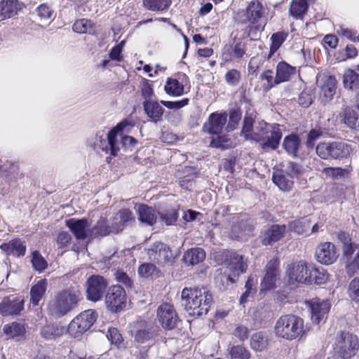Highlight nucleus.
Returning a JSON list of instances; mask_svg holds the SVG:
<instances>
[{
    "label": "nucleus",
    "instance_id": "nucleus-34",
    "mask_svg": "<svg viewBox=\"0 0 359 359\" xmlns=\"http://www.w3.org/2000/svg\"><path fill=\"white\" fill-rule=\"evenodd\" d=\"M205 258V252L201 248H192L187 250L184 257V262L187 265H196L203 262Z\"/></svg>",
    "mask_w": 359,
    "mask_h": 359
},
{
    "label": "nucleus",
    "instance_id": "nucleus-56",
    "mask_svg": "<svg viewBox=\"0 0 359 359\" xmlns=\"http://www.w3.org/2000/svg\"><path fill=\"white\" fill-rule=\"evenodd\" d=\"M114 276L116 281L123 284L127 289L133 287V281L126 273L118 271L115 273Z\"/></svg>",
    "mask_w": 359,
    "mask_h": 359
},
{
    "label": "nucleus",
    "instance_id": "nucleus-9",
    "mask_svg": "<svg viewBox=\"0 0 359 359\" xmlns=\"http://www.w3.org/2000/svg\"><path fill=\"white\" fill-rule=\"evenodd\" d=\"M97 313L91 309L86 310L79 314L69 323L68 332L72 337L77 338L88 331L96 321Z\"/></svg>",
    "mask_w": 359,
    "mask_h": 359
},
{
    "label": "nucleus",
    "instance_id": "nucleus-11",
    "mask_svg": "<svg viewBox=\"0 0 359 359\" xmlns=\"http://www.w3.org/2000/svg\"><path fill=\"white\" fill-rule=\"evenodd\" d=\"M150 260L158 264L172 265L175 259L170 248L165 243L156 242L148 249L147 252Z\"/></svg>",
    "mask_w": 359,
    "mask_h": 359
},
{
    "label": "nucleus",
    "instance_id": "nucleus-61",
    "mask_svg": "<svg viewBox=\"0 0 359 359\" xmlns=\"http://www.w3.org/2000/svg\"><path fill=\"white\" fill-rule=\"evenodd\" d=\"M36 11L41 20L50 18L53 12L51 8L45 4L38 6Z\"/></svg>",
    "mask_w": 359,
    "mask_h": 359
},
{
    "label": "nucleus",
    "instance_id": "nucleus-46",
    "mask_svg": "<svg viewBox=\"0 0 359 359\" xmlns=\"http://www.w3.org/2000/svg\"><path fill=\"white\" fill-rule=\"evenodd\" d=\"M230 359H250L251 354L243 346H233L229 350Z\"/></svg>",
    "mask_w": 359,
    "mask_h": 359
},
{
    "label": "nucleus",
    "instance_id": "nucleus-29",
    "mask_svg": "<svg viewBox=\"0 0 359 359\" xmlns=\"http://www.w3.org/2000/svg\"><path fill=\"white\" fill-rule=\"evenodd\" d=\"M296 68L289 65L285 62H280L276 67L275 83H280L288 81L290 76L295 74Z\"/></svg>",
    "mask_w": 359,
    "mask_h": 359
},
{
    "label": "nucleus",
    "instance_id": "nucleus-12",
    "mask_svg": "<svg viewBox=\"0 0 359 359\" xmlns=\"http://www.w3.org/2000/svg\"><path fill=\"white\" fill-rule=\"evenodd\" d=\"M126 295L124 289L120 285H113L109 288L105 295V304L111 312H118L125 306Z\"/></svg>",
    "mask_w": 359,
    "mask_h": 359
},
{
    "label": "nucleus",
    "instance_id": "nucleus-3",
    "mask_svg": "<svg viewBox=\"0 0 359 359\" xmlns=\"http://www.w3.org/2000/svg\"><path fill=\"white\" fill-rule=\"evenodd\" d=\"M274 332L276 337L292 341L302 338L306 334L304 320L296 315L286 314L281 316L276 322Z\"/></svg>",
    "mask_w": 359,
    "mask_h": 359
},
{
    "label": "nucleus",
    "instance_id": "nucleus-21",
    "mask_svg": "<svg viewBox=\"0 0 359 359\" xmlns=\"http://www.w3.org/2000/svg\"><path fill=\"white\" fill-rule=\"evenodd\" d=\"M24 4L18 0L0 1V22L16 15L22 9Z\"/></svg>",
    "mask_w": 359,
    "mask_h": 359
},
{
    "label": "nucleus",
    "instance_id": "nucleus-20",
    "mask_svg": "<svg viewBox=\"0 0 359 359\" xmlns=\"http://www.w3.org/2000/svg\"><path fill=\"white\" fill-rule=\"evenodd\" d=\"M285 226L273 224L264 230L261 235L262 243L264 245H272L280 241L285 235Z\"/></svg>",
    "mask_w": 359,
    "mask_h": 359
},
{
    "label": "nucleus",
    "instance_id": "nucleus-37",
    "mask_svg": "<svg viewBox=\"0 0 359 359\" xmlns=\"http://www.w3.org/2000/svg\"><path fill=\"white\" fill-rule=\"evenodd\" d=\"M309 276L311 277L307 284L322 285L328 280V274L323 268H315L311 264Z\"/></svg>",
    "mask_w": 359,
    "mask_h": 359
},
{
    "label": "nucleus",
    "instance_id": "nucleus-32",
    "mask_svg": "<svg viewBox=\"0 0 359 359\" xmlns=\"http://www.w3.org/2000/svg\"><path fill=\"white\" fill-rule=\"evenodd\" d=\"M301 140L299 137L294 134L286 136L283 142V146L286 152L292 156H297L301 147Z\"/></svg>",
    "mask_w": 359,
    "mask_h": 359
},
{
    "label": "nucleus",
    "instance_id": "nucleus-30",
    "mask_svg": "<svg viewBox=\"0 0 359 359\" xmlns=\"http://www.w3.org/2000/svg\"><path fill=\"white\" fill-rule=\"evenodd\" d=\"M272 180L283 191H290L293 185L292 179L284 170L274 172Z\"/></svg>",
    "mask_w": 359,
    "mask_h": 359
},
{
    "label": "nucleus",
    "instance_id": "nucleus-27",
    "mask_svg": "<svg viewBox=\"0 0 359 359\" xmlns=\"http://www.w3.org/2000/svg\"><path fill=\"white\" fill-rule=\"evenodd\" d=\"M142 104L145 114L151 121L156 123L161 119L164 109L158 102L154 100H147L144 101Z\"/></svg>",
    "mask_w": 359,
    "mask_h": 359
},
{
    "label": "nucleus",
    "instance_id": "nucleus-62",
    "mask_svg": "<svg viewBox=\"0 0 359 359\" xmlns=\"http://www.w3.org/2000/svg\"><path fill=\"white\" fill-rule=\"evenodd\" d=\"M323 172L327 177L337 179L344 175V170L341 168H325L323 170Z\"/></svg>",
    "mask_w": 359,
    "mask_h": 359
},
{
    "label": "nucleus",
    "instance_id": "nucleus-60",
    "mask_svg": "<svg viewBox=\"0 0 359 359\" xmlns=\"http://www.w3.org/2000/svg\"><path fill=\"white\" fill-rule=\"evenodd\" d=\"M161 103L163 106H165V107H167L168 109H181L188 104L189 99L184 98V99H182V100L175 101V102L161 100Z\"/></svg>",
    "mask_w": 359,
    "mask_h": 359
},
{
    "label": "nucleus",
    "instance_id": "nucleus-52",
    "mask_svg": "<svg viewBox=\"0 0 359 359\" xmlns=\"http://www.w3.org/2000/svg\"><path fill=\"white\" fill-rule=\"evenodd\" d=\"M107 337L111 341V344L115 345L118 348L123 347L122 335L116 328H109L107 334Z\"/></svg>",
    "mask_w": 359,
    "mask_h": 359
},
{
    "label": "nucleus",
    "instance_id": "nucleus-17",
    "mask_svg": "<svg viewBox=\"0 0 359 359\" xmlns=\"http://www.w3.org/2000/svg\"><path fill=\"white\" fill-rule=\"evenodd\" d=\"M22 297L11 295L4 297L0 304V314L3 316H16L24 309Z\"/></svg>",
    "mask_w": 359,
    "mask_h": 359
},
{
    "label": "nucleus",
    "instance_id": "nucleus-22",
    "mask_svg": "<svg viewBox=\"0 0 359 359\" xmlns=\"http://www.w3.org/2000/svg\"><path fill=\"white\" fill-rule=\"evenodd\" d=\"M311 320L316 324L325 320L330 308V304L327 300H313L311 305Z\"/></svg>",
    "mask_w": 359,
    "mask_h": 359
},
{
    "label": "nucleus",
    "instance_id": "nucleus-33",
    "mask_svg": "<svg viewBox=\"0 0 359 359\" xmlns=\"http://www.w3.org/2000/svg\"><path fill=\"white\" fill-rule=\"evenodd\" d=\"M121 227H114L107 225V221L104 218L101 217L97 222L96 225L90 231V235L95 236H107L111 232H118L121 230Z\"/></svg>",
    "mask_w": 359,
    "mask_h": 359
},
{
    "label": "nucleus",
    "instance_id": "nucleus-64",
    "mask_svg": "<svg viewBox=\"0 0 359 359\" xmlns=\"http://www.w3.org/2000/svg\"><path fill=\"white\" fill-rule=\"evenodd\" d=\"M337 32L338 34L345 36L353 41H359V35L355 36V32L352 29L340 27L337 30Z\"/></svg>",
    "mask_w": 359,
    "mask_h": 359
},
{
    "label": "nucleus",
    "instance_id": "nucleus-54",
    "mask_svg": "<svg viewBox=\"0 0 359 359\" xmlns=\"http://www.w3.org/2000/svg\"><path fill=\"white\" fill-rule=\"evenodd\" d=\"M242 113L239 109L233 110L229 116V123L226 126L227 130H233L238 126L239 121L241 119Z\"/></svg>",
    "mask_w": 359,
    "mask_h": 359
},
{
    "label": "nucleus",
    "instance_id": "nucleus-59",
    "mask_svg": "<svg viewBox=\"0 0 359 359\" xmlns=\"http://www.w3.org/2000/svg\"><path fill=\"white\" fill-rule=\"evenodd\" d=\"M72 236L67 231H61L57 237V244L60 248H67L71 243Z\"/></svg>",
    "mask_w": 359,
    "mask_h": 359
},
{
    "label": "nucleus",
    "instance_id": "nucleus-42",
    "mask_svg": "<svg viewBox=\"0 0 359 359\" xmlns=\"http://www.w3.org/2000/svg\"><path fill=\"white\" fill-rule=\"evenodd\" d=\"M287 36L288 34L285 32H278L272 34L271 37V44L270 46V53L267 59L271 58L274 53L278 50L283 42L286 40Z\"/></svg>",
    "mask_w": 359,
    "mask_h": 359
},
{
    "label": "nucleus",
    "instance_id": "nucleus-13",
    "mask_svg": "<svg viewBox=\"0 0 359 359\" xmlns=\"http://www.w3.org/2000/svg\"><path fill=\"white\" fill-rule=\"evenodd\" d=\"M264 14L263 6L258 1H251L245 9L240 10L237 13V19L240 23L250 22L256 24Z\"/></svg>",
    "mask_w": 359,
    "mask_h": 359
},
{
    "label": "nucleus",
    "instance_id": "nucleus-47",
    "mask_svg": "<svg viewBox=\"0 0 359 359\" xmlns=\"http://www.w3.org/2000/svg\"><path fill=\"white\" fill-rule=\"evenodd\" d=\"M170 5L169 0H143V6L152 11L165 10Z\"/></svg>",
    "mask_w": 359,
    "mask_h": 359
},
{
    "label": "nucleus",
    "instance_id": "nucleus-31",
    "mask_svg": "<svg viewBox=\"0 0 359 359\" xmlns=\"http://www.w3.org/2000/svg\"><path fill=\"white\" fill-rule=\"evenodd\" d=\"M229 53H224L223 56L226 61L231 60L232 59L239 60H241L246 51V45L240 41L235 42L230 47L227 48Z\"/></svg>",
    "mask_w": 359,
    "mask_h": 359
},
{
    "label": "nucleus",
    "instance_id": "nucleus-18",
    "mask_svg": "<svg viewBox=\"0 0 359 359\" xmlns=\"http://www.w3.org/2000/svg\"><path fill=\"white\" fill-rule=\"evenodd\" d=\"M266 273L261 283L262 290H268L276 287L279 279V262L277 259H271L266 266Z\"/></svg>",
    "mask_w": 359,
    "mask_h": 359
},
{
    "label": "nucleus",
    "instance_id": "nucleus-10",
    "mask_svg": "<svg viewBox=\"0 0 359 359\" xmlns=\"http://www.w3.org/2000/svg\"><path fill=\"white\" fill-rule=\"evenodd\" d=\"M157 318L164 330H172L178 326L181 320L172 304L163 303L157 309Z\"/></svg>",
    "mask_w": 359,
    "mask_h": 359
},
{
    "label": "nucleus",
    "instance_id": "nucleus-51",
    "mask_svg": "<svg viewBox=\"0 0 359 359\" xmlns=\"http://www.w3.org/2000/svg\"><path fill=\"white\" fill-rule=\"evenodd\" d=\"M31 262L34 269L39 272L43 271L48 267L47 262L38 251L33 252Z\"/></svg>",
    "mask_w": 359,
    "mask_h": 359
},
{
    "label": "nucleus",
    "instance_id": "nucleus-57",
    "mask_svg": "<svg viewBox=\"0 0 359 359\" xmlns=\"http://www.w3.org/2000/svg\"><path fill=\"white\" fill-rule=\"evenodd\" d=\"M292 179L293 177H299L302 172L303 170L302 167L297 163L290 162L286 168V170H284Z\"/></svg>",
    "mask_w": 359,
    "mask_h": 359
},
{
    "label": "nucleus",
    "instance_id": "nucleus-44",
    "mask_svg": "<svg viewBox=\"0 0 359 359\" xmlns=\"http://www.w3.org/2000/svg\"><path fill=\"white\" fill-rule=\"evenodd\" d=\"M167 94L172 96H180L184 93V86L177 79H168L164 86Z\"/></svg>",
    "mask_w": 359,
    "mask_h": 359
},
{
    "label": "nucleus",
    "instance_id": "nucleus-26",
    "mask_svg": "<svg viewBox=\"0 0 359 359\" xmlns=\"http://www.w3.org/2000/svg\"><path fill=\"white\" fill-rule=\"evenodd\" d=\"M0 248L6 255L17 257L24 256L26 252V245L20 238H15L8 243H4L0 245Z\"/></svg>",
    "mask_w": 359,
    "mask_h": 359
},
{
    "label": "nucleus",
    "instance_id": "nucleus-24",
    "mask_svg": "<svg viewBox=\"0 0 359 359\" xmlns=\"http://www.w3.org/2000/svg\"><path fill=\"white\" fill-rule=\"evenodd\" d=\"M66 226L77 239H86L89 233V224L86 219H70L66 221Z\"/></svg>",
    "mask_w": 359,
    "mask_h": 359
},
{
    "label": "nucleus",
    "instance_id": "nucleus-15",
    "mask_svg": "<svg viewBox=\"0 0 359 359\" xmlns=\"http://www.w3.org/2000/svg\"><path fill=\"white\" fill-rule=\"evenodd\" d=\"M86 284L88 299L96 302L102 299L108 283L101 276H91L88 278Z\"/></svg>",
    "mask_w": 359,
    "mask_h": 359
},
{
    "label": "nucleus",
    "instance_id": "nucleus-41",
    "mask_svg": "<svg viewBox=\"0 0 359 359\" xmlns=\"http://www.w3.org/2000/svg\"><path fill=\"white\" fill-rule=\"evenodd\" d=\"M343 83L345 88L353 90L359 86V74L352 69H347L344 74Z\"/></svg>",
    "mask_w": 359,
    "mask_h": 359
},
{
    "label": "nucleus",
    "instance_id": "nucleus-16",
    "mask_svg": "<svg viewBox=\"0 0 359 359\" xmlns=\"http://www.w3.org/2000/svg\"><path fill=\"white\" fill-rule=\"evenodd\" d=\"M311 264L304 261L293 262L287 266L286 273L290 280L300 283H306L311 277L309 276Z\"/></svg>",
    "mask_w": 359,
    "mask_h": 359
},
{
    "label": "nucleus",
    "instance_id": "nucleus-2",
    "mask_svg": "<svg viewBox=\"0 0 359 359\" xmlns=\"http://www.w3.org/2000/svg\"><path fill=\"white\" fill-rule=\"evenodd\" d=\"M181 298L185 310L193 316L206 314L212 302V294L204 287H185Z\"/></svg>",
    "mask_w": 359,
    "mask_h": 359
},
{
    "label": "nucleus",
    "instance_id": "nucleus-45",
    "mask_svg": "<svg viewBox=\"0 0 359 359\" xmlns=\"http://www.w3.org/2000/svg\"><path fill=\"white\" fill-rule=\"evenodd\" d=\"M346 271L348 276H353L359 271V250L355 255L346 256Z\"/></svg>",
    "mask_w": 359,
    "mask_h": 359
},
{
    "label": "nucleus",
    "instance_id": "nucleus-36",
    "mask_svg": "<svg viewBox=\"0 0 359 359\" xmlns=\"http://www.w3.org/2000/svg\"><path fill=\"white\" fill-rule=\"evenodd\" d=\"M139 219L149 225H152L156 222L158 213L147 205H140L138 207Z\"/></svg>",
    "mask_w": 359,
    "mask_h": 359
},
{
    "label": "nucleus",
    "instance_id": "nucleus-50",
    "mask_svg": "<svg viewBox=\"0 0 359 359\" xmlns=\"http://www.w3.org/2000/svg\"><path fill=\"white\" fill-rule=\"evenodd\" d=\"M347 294L352 301L359 302V277H355L350 281Z\"/></svg>",
    "mask_w": 359,
    "mask_h": 359
},
{
    "label": "nucleus",
    "instance_id": "nucleus-23",
    "mask_svg": "<svg viewBox=\"0 0 359 359\" xmlns=\"http://www.w3.org/2000/svg\"><path fill=\"white\" fill-rule=\"evenodd\" d=\"M227 121V114L212 113L208 118V122L205 125L206 130L214 135H219L222 133Z\"/></svg>",
    "mask_w": 359,
    "mask_h": 359
},
{
    "label": "nucleus",
    "instance_id": "nucleus-35",
    "mask_svg": "<svg viewBox=\"0 0 359 359\" xmlns=\"http://www.w3.org/2000/svg\"><path fill=\"white\" fill-rule=\"evenodd\" d=\"M256 115L254 112H247L243 120L242 133L244 135L245 140H254V138L251 137L252 135H258L259 131L253 130V123Z\"/></svg>",
    "mask_w": 359,
    "mask_h": 359
},
{
    "label": "nucleus",
    "instance_id": "nucleus-7",
    "mask_svg": "<svg viewBox=\"0 0 359 359\" xmlns=\"http://www.w3.org/2000/svg\"><path fill=\"white\" fill-rule=\"evenodd\" d=\"M226 267L224 274L217 277V281H229L234 283L237 281L241 273L246 271L247 264L243 261V257L236 252H231L226 259Z\"/></svg>",
    "mask_w": 359,
    "mask_h": 359
},
{
    "label": "nucleus",
    "instance_id": "nucleus-1",
    "mask_svg": "<svg viewBox=\"0 0 359 359\" xmlns=\"http://www.w3.org/2000/svg\"><path fill=\"white\" fill-rule=\"evenodd\" d=\"M82 299L79 286H70L56 292L48 304V313L57 318L65 316L74 308Z\"/></svg>",
    "mask_w": 359,
    "mask_h": 359
},
{
    "label": "nucleus",
    "instance_id": "nucleus-28",
    "mask_svg": "<svg viewBox=\"0 0 359 359\" xmlns=\"http://www.w3.org/2000/svg\"><path fill=\"white\" fill-rule=\"evenodd\" d=\"M48 281L41 279L34 285L30 290V302L33 306H37L42 299L47 290Z\"/></svg>",
    "mask_w": 359,
    "mask_h": 359
},
{
    "label": "nucleus",
    "instance_id": "nucleus-40",
    "mask_svg": "<svg viewBox=\"0 0 359 359\" xmlns=\"http://www.w3.org/2000/svg\"><path fill=\"white\" fill-rule=\"evenodd\" d=\"M268 346L267 337L263 332H259L252 334L250 339V346L255 351L261 352Z\"/></svg>",
    "mask_w": 359,
    "mask_h": 359
},
{
    "label": "nucleus",
    "instance_id": "nucleus-4",
    "mask_svg": "<svg viewBox=\"0 0 359 359\" xmlns=\"http://www.w3.org/2000/svg\"><path fill=\"white\" fill-rule=\"evenodd\" d=\"M256 130L258 135H252L254 141L259 142L264 151L278 149L283 136L282 126L278 123H268L264 121L258 122Z\"/></svg>",
    "mask_w": 359,
    "mask_h": 359
},
{
    "label": "nucleus",
    "instance_id": "nucleus-58",
    "mask_svg": "<svg viewBox=\"0 0 359 359\" xmlns=\"http://www.w3.org/2000/svg\"><path fill=\"white\" fill-rule=\"evenodd\" d=\"M156 270V267L151 263H144L138 269L139 274L145 278L151 276Z\"/></svg>",
    "mask_w": 359,
    "mask_h": 359
},
{
    "label": "nucleus",
    "instance_id": "nucleus-14",
    "mask_svg": "<svg viewBox=\"0 0 359 359\" xmlns=\"http://www.w3.org/2000/svg\"><path fill=\"white\" fill-rule=\"evenodd\" d=\"M131 332L137 343L144 344L151 340L156 335V327L152 322L140 320L134 324Z\"/></svg>",
    "mask_w": 359,
    "mask_h": 359
},
{
    "label": "nucleus",
    "instance_id": "nucleus-39",
    "mask_svg": "<svg viewBox=\"0 0 359 359\" xmlns=\"http://www.w3.org/2000/svg\"><path fill=\"white\" fill-rule=\"evenodd\" d=\"M5 334L11 338L22 337L25 333V327L22 323L13 322L4 326Z\"/></svg>",
    "mask_w": 359,
    "mask_h": 359
},
{
    "label": "nucleus",
    "instance_id": "nucleus-63",
    "mask_svg": "<svg viewBox=\"0 0 359 359\" xmlns=\"http://www.w3.org/2000/svg\"><path fill=\"white\" fill-rule=\"evenodd\" d=\"M210 146L215 148H219L222 150L226 149L229 144L228 140L224 136H217V138H213L210 142Z\"/></svg>",
    "mask_w": 359,
    "mask_h": 359
},
{
    "label": "nucleus",
    "instance_id": "nucleus-8",
    "mask_svg": "<svg viewBox=\"0 0 359 359\" xmlns=\"http://www.w3.org/2000/svg\"><path fill=\"white\" fill-rule=\"evenodd\" d=\"M134 126V121L130 119H125L121 121L114 129L109 132L106 139H102V137H97V141L98 140L100 141L99 147L107 153L110 151L111 155L116 156L119 151V147L117 145V130H126L128 131Z\"/></svg>",
    "mask_w": 359,
    "mask_h": 359
},
{
    "label": "nucleus",
    "instance_id": "nucleus-48",
    "mask_svg": "<svg viewBox=\"0 0 359 359\" xmlns=\"http://www.w3.org/2000/svg\"><path fill=\"white\" fill-rule=\"evenodd\" d=\"M130 130L131 128L128 131H126V130H117V145L119 147V149L121 147L125 149H128L129 147L135 146L137 142L134 137L123 135L124 132L128 133Z\"/></svg>",
    "mask_w": 359,
    "mask_h": 359
},
{
    "label": "nucleus",
    "instance_id": "nucleus-19",
    "mask_svg": "<svg viewBox=\"0 0 359 359\" xmlns=\"http://www.w3.org/2000/svg\"><path fill=\"white\" fill-rule=\"evenodd\" d=\"M316 257L318 262L329 265L336 261L338 255L334 245L330 242H325L316 248Z\"/></svg>",
    "mask_w": 359,
    "mask_h": 359
},
{
    "label": "nucleus",
    "instance_id": "nucleus-55",
    "mask_svg": "<svg viewBox=\"0 0 359 359\" xmlns=\"http://www.w3.org/2000/svg\"><path fill=\"white\" fill-rule=\"evenodd\" d=\"M241 72L235 69L228 71L225 74V81L230 86H237L241 80Z\"/></svg>",
    "mask_w": 359,
    "mask_h": 359
},
{
    "label": "nucleus",
    "instance_id": "nucleus-53",
    "mask_svg": "<svg viewBox=\"0 0 359 359\" xmlns=\"http://www.w3.org/2000/svg\"><path fill=\"white\" fill-rule=\"evenodd\" d=\"M339 239L343 243L344 254L345 256L353 255L354 250L353 248L352 243L349 235L346 232H341L339 233Z\"/></svg>",
    "mask_w": 359,
    "mask_h": 359
},
{
    "label": "nucleus",
    "instance_id": "nucleus-6",
    "mask_svg": "<svg viewBox=\"0 0 359 359\" xmlns=\"http://www.w3.org/2000/svg\"><path fill=\"white\" fill-rule=\"evenodd\" d=\"M317 155L323 159H343L351 151V146L344 141L320 142L316 147Z\"/></svg>",
    "mask_w": 359,
    "mask_h": 359
},
{
    "label": "nucleus",
    "instance_id": "nucleus-49",
    "mask_svg": "<svg viewBox=\"0 0 359 359\" xmlns=\"http://www.w3.org/2000/svg\"><path fill=\"white\" fill-rule=\"evenodd\" d=\"M344 123L351 128L358 129V118L357 113L350 108L344 110Z\"/></svg>",
    "mask_w": 359,
    "mask_h": 359
},
{
    "label": "nucleus",
    "instance_id": "nucleus-5",
    "mask_svg": "<svg viewBox=\"0 0 359 359\" xmlns=\"http://www.w3.org/2000/svg\"><path fill=\"white\" fill-rule=\"evenodd\" d=\"M334 350L340 359H349L356 355L359 350V338L348 332H342L337 336Z\"/></svg>",
    "mask_w": 359,
    "mask_h": 359
},
{
    "label": "nucleus",
    "instance_id": "nucleus-38",
    "mask_svg": "<svg viewBox=\"0 0 359 359\" xmlns=\"http://www.w3.org/2000/svg\"><path fill=\"white\" fill-rule=\"evenodd\" d=\"M308 10L306 0H292L290 7V15L296 18L301 19Z\"/></svg>",
    "mask_w": 359,
    "mask_h": 359
},
{
    "label": "nucleus",
    "instance_id": "nucleus-25",
    "mask_svg": "<svg viewBox=\"0 0 359 359\" xmlns=\"http://www.w3.org/2000/svg\"><path fill=\"white\" fill-rule=\"evenodd\" d=\"M337 81L334 76L323 75L320 85V95L323 101L327 102L330 101L336 93Z\"/></svg>",
    "mask_w": 359,
    "mask_h": 359
},
{
    "label": "nucleus",
    "instance_id": "nucleus-43",
    "mask_svg": "<svg viewBox=\"0 0 359 359\" xmlns=\"http://www.w3.org/2000/svg\"><path fill=\"white\" fill-rule=\"evenodd\" d=\"M75 32L79 34L88 33L93 34L95 33L94 24L89 20L80 19L76 20L72 27Z\"/></svg>",
    "mask_w": 359,
    "mask_h": 359
}]
</instances>
